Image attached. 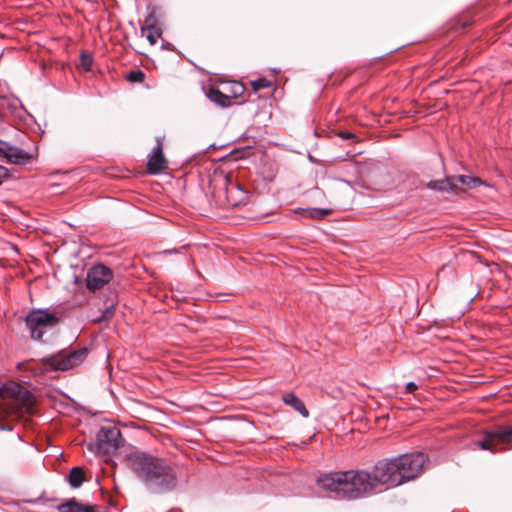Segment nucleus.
Masks as SVG:
<instances>
[{"mask_svg":"<svg viewBox=\"0 0 512 512\" xmlns=\"http://www.w3.org/2000/svg\"><path fill=\"white\" fill-rule=\"evenodd\" d=\"M417 389H418V385L413 381H410V382L406 383V385H405L406 393H413Z\"/></svg>","mask_w":512,"mask_h":512,"instance_id":"bb28decb","label":"nucleus"},{"mask_svg":"<svg viewBox=\"0 0 512 512\" xmlns=\"http://www.w3.org/2000/svg\"><path fill=\"white\" fill-rule=\"evenodd\" d=\"M309 217L322 219L330 214H332L331 209L327 208H308L307 209Z\"/></svg>","mask_w":512,"mask_h":512,"instance_id":"aec40b11","label":"nucleus"},{"mask_svg":"<svg viewBox=\"0 0 512 512\" xmlns=\"http://www.w3.org/2000/svg\"><path fill=\"white\" fill-rule=\"evenodd\" d=\"M454 178V183L459 182L462 185L472 189L477 186L484 185V182L479 177L467 176V175H457L452 176Z\"/></svg>","mask_w":512,"mask_h":512,"instance_id":"a211bd4d","label":"nucleus"},{"mask_svg":"<svg viewBox=\"0 0 512 512\" xmlns=\"http://www.w3.org/2000/svg\"><path fill=\"white\" fill-rule=\"evenodd\" d=\"M115 312V301L111 300L109 304L105 306L102 310V319L107 320L110 319Z\"/></svg>","mask_w":512,"mask_h":512,"instance_id":"5701e85b","label":"nucleus"},{"mask_svg":"<svg viewBox=\"0 0 512 512\" xmlns=\"http://www.w3.org/2000/svg\"><path fill=\"white\" fill-rule=\"evenodd\" d=\"M207 97L211 102L222 108H227L232 104V98L227 94H224L222 91H220L219 88L215 86L209 88Z\"/></svg>","mask_w":512,"mask_h":512,"instance_id":"ddd939ff","label":"nucleus"},{"mask_svg":"<svg viewBox=\"0 0 512 512\" xmlns=\"http://www.w3.org/2000/svg\"><path fill=\"white\" fill-rule=\"evenodd\" d=\"M254 91H259L261 89L269 88L272 86L271 81L266 78H258L251 82Z\"/></svg>","mask_w":512,"mask_h":512,"instance_id":"4be33fe9","label":"nucleus"},{"mask_svg":"<svg viewBox=\"0 0 512 512\" xmlns=\"http://www.w3.org/2000/svg\"><path fill=\"white\" fill-rule=\"evenodd\" d=\"M178 250L177 249H173V250H165L163 253L164 254H172V253H177Z\"/></svg>","mask_w":512,"mask_h":512,"instance_id":"c756f323","label":"nucleus"},{"mask_svg":"<svg viewBox=\"0 0 512 512\" xmlns=\"http://www.w3.org/2000/svg\"><path fill=\"white\" fill-rule=\"evenodd\" d=\"M97 505H88L78 502L75 498L67 499L57 506L59 512H96Z\"/></svg>","mask_w":512,"mask_h":512,"instance_id":"f8f14e48","label":"nucleus"},{"mask_svg":"<svg viewBox=\"0 0 512 512\" xmlns=\"http://www.w3.org/2000/svg\"><path fill=\"white\" fill-rule=\"evenodd\" d=\"M126 79L129 82H132V83H141L145 79V73L142 70H139V69L138 70H131L127 74Z\"/></svg>","mask_w":512,"mask_h":512,"instance_id":"412c9836","label":"nucleus"},{"mask_svg":"<svg viewBox=\"0 0 512 512\" xmlns=\"http://www.w3.org/2000/svg\"><path fill=\"white\" fill-rule=\"evenodd\" d=\"M426 188L438 192L452 193L456 196H459L464 192L462 187L454 183V178L452 176H447L444 179L431 180L426 184Z\"/></svg>","mask_w":512,"mask_h":512,"instance_id":"9b49d317","label":"nucleus"},{"mask_svg":"<svg viewBox=\"0 0 512 512\" xmlns=\"http://www.w3.org/2000/svg\"><path fill=\"white\" fill-rule=\"evenodd\" d=\"M500 430V442H503V445H509L512 442V427L508 426H498Z\"/></svg>","mask_w":512,"mask_h":512,"instance_id":"6ab92c4d","label":"nucleus"},{"mask_svg":"<svg viewBox=\"0 0 512 512\" xmlns=\"http://www.w3.org/2000/svg\"><path fill=\"white\" fill-rule=\"evenodd\" d=\"M80 62H81V66L85 70H90V68H91V66L93 64V58L88 53H82L81 56H80Z\"/></svg>","mask_w":512,"mask_h":512,"instance_id":"b1692460","label":"nucleus"},{"mask_svg":"<svg viewBox=\"0 0 512 512\" xmlns=\"http://www.w3.org/2000/svg\"><path fill=\"white\" fill-rule=\"evenodd\" d=\"M127 461L136 478L150 494H167L177 488V472L166 459L148 452L135 451L128 455Z\"/></svg>","mask_w":512,"mask_h":512,"instance_id":"f03ea898","label":"nucleus"},{"mask_svg":"<svg viewBox=\"0 0 512 512\" xmlns=\"http://www.w3.org/2000/svg\"><path fill=\"white\" fill-rule=\"evenodd\" d=\"M68 483L72 488H79L84 482L83 468L76 466L73 467L67 476Z\"/></svg>","mask_w":512,"mask_h":512,"instance_id":"dca6fc26","label":"nucleus"},{"mask_svg":"<svg viewBox=\"0 0 512 512\" xmlns=\"http://www.w3.org/2000/svg\"><path fill=\"white\" fill-rule=\"evenodd\" d=\"M10 177L11 175L9 170L6 167L0 165V185L2 184L3 180L8 179Z\"/></svg>","mask_w":512,"mask_h":512,"instance_id":"a878e982","label":"nucleus"},{"mask_svg":"<svg viewBox=\"0 0 512 512\" xmlns=\"http://www.w3.org/2000/svg\"><path fill=\"white\" fill-rule=\"evenodd\" d=\"M113 279V271L104 264L92 265L86 273L85 284L86 288L95 292L102 289Z\"/></svg>","mask_w":512,"mask_h":512,"instance_id":"6e6552de","label":"nucleus"},{"mask_svg":"<svg viewBox=\"0 0 512 512\" xmlns=\"http://www.w3.org/2000/svg\"><path fill=\"white\" fill-rule=\"evenodd\" d=\"M481 434L483 438L474 442V445L478 446L481 450H488L495 453L498 451L497 446L503 444V442H500L499 427L491 430H483Z\"/></svg>","mask_w":512,"mask_h":512,"instance_id":"9d476101","label":"nucleus"},{"mask_svg":"<svg viewBox=\"0 0 512 512\" xmlns=\"http://www.w3.org/2000/svg\"><path fill=\"white\" fill-rule=\"evenodd\" d=\"M5 158L8 162L19 165L28 163L31 155L25 150L12 145Z\"/></svg>","mask_w":512,"mask_h":512,"instance_id":"4468645a","label":"nucleus"},{"mask_svg":"<svg viewBox=\"0 0 512 512\" xmlns=\"http://www.w3.org/2000/svg\"><path fill=\"white\" fill-rule=\"evenodd\" d=\"M153 17L152 16H149L145 19V26H142L141 27V30L142 32L144 33L145 31H147V35H146V38L147 40L149 41V43L151 45H154L156 44L157 42V37H160V33H158V31L155 29L154 25H153Z\"/></svg>","mask_w":512,"mask_h":512,"instance_id":"f3484780","label":"nucleus"},{"mask_svg":"<svg viewBox=\"0 0 512 512\" xmlns=\"http://www.w3.org/2000/svg\"><path fill=\"white\" fill-rule=\"evenodd\" d=\"M394 458L378 461L371 472L366 470H347L330 472L317 478V485L332 492L342 500H356L374 492L378 487H396L402 484Z\"/></svg>","mask_w":512,"mask_h":512,"instance_id":"f257e3e1","label":"nucleus"},{"mask_svg":"<svg viewBox=\"0 0 512 512\" xmlns=\"http://www.w3.org/2000/svg\"><path fill=\"white\" fill-rule=\"evenodd\" d=\"M245 90V87L241 84V83H235L234 84V95H238V94H241L242 92H244Z\"/></svg>","mask_w":512,"mask_h":512,"instance_id":"cd10ccee","label":"nucleus"},{"mask_svg":"<svg viewBox=\"0 0 512 512\" xmlns=\"http://www.w3.org/2000/svg\"><path fill=\"white\" fill-rule=\"evenodd\" d=\"M124 439L121 431L114 425L102 426L95 436V441L86 445L88 451L98 456H111L122 446Z\"/></svg>","mask_w":512,"mask_h":512,"instance_id":"39448f33","label":"nucleus"},{"mask_svg":"<svg viewBox=\"0 0 512 512\" xmlns=\"http://www.w3.org/2000/svg\"><path fill=\"white\" fill-rule=\"evenodd\" d=\"M283 402L299 412L304 418L309 416V411L304 402L296 394L287 393L283 395Z\"/></svg>","mask_w":512,"mask_h":512,"instance_id":"2eb2a0df","label":"nucleus"},{"mask_svg":"<svg viewBox=\"0 0 512 512\" xmlns=\"http://www.w3.org/2000/svg\"><path fill=\"white\" fill-rule=\"evenodd\" d=\"M339 136L343 139H353L355 138V135L348 131L340 132Z\"/></svg>","mask_w":512,"mask_h":512,"instance_id":"c85d7f7f","label":"nucleus"},{"mask_svg":"<svg viewBox=\"0 0 512 512\" xmlns=\"http://www.w3.org/2000/svg\"><path fill=\"white\" fill-rule=\"evenodd\" d=\"M166 159L162 151V141L160 137L156 138V145L153 148L147 162V168L150 174H158L166 167Z\"/></svg>","mask_w":512,"mask_h":512,"instance_id":"1a4fd4ad","label":"nucleus"},{"mask_svg":"<svg viewBox=\"0 0 512 512\" xmlns=\"http://www.w3.org/2000/svg\"><path fill=\"white\" fill-rule=\"evenodd\" d=\"M427 461L428 457L422 452L406 453L394 458L402 484L416 478Z\"/></svg>","mask_w":512,"mask_h":512,"instance_id":"423d86ee","label":"nucleus"},{"mask_svg":"<svg viewBox=\"0 0 512 512\" xmlns=\"http://www.w3.org/2000/svg\"><path fill=\"white\" fill-rule=\"evenodd\" d=\"M11 147L12 145L10 143L0 140V155L5 158Z\"/></svg>","mask_w":512,"mask_h":512,"instance_id":"393cba45","label":"nucleus"},{"mask_svg":"<svg viewBox=\"0 0 512 512\" xmlns=\"http://www.w3.org/2000/svg\"><path fill=\"white\" fill-rule=\"evenodd\" d=\"M88 350L80 348L69 354H55L42 358L45 369L52 371H66L79 366L86 358Z\"/></svg>","mask_w":512,"mask_h":512,"instance_id":"0eeeda50","label":"nucleus"},{"mask_svg":"<svg viewBox=\"0 0 512 512\" xmlns=\"http://www.w3.org/2000/svg\"><path fill=\"white\" fill-rule=\"evenodd\" d=\"M3 403L0 404V430L12 431L15 422L30 413L33 406V394L17 383H6L0 388Z\"/></svg>","mask_w":512,"mask_h":512,"instance_id":"7ed1b4c3","label":"nucleus"},{"mask_svg":"<svg viewBox=\"0 0 512 512\" xmlns=\"http://www.w3.org/2000/svg\"><path fill=\"white\" fill-rule=\"evenodd\" d=\"M62 315V312L57 308L32 309L24 318L31 339L40 341L48 330L59 324Z\"/></svg>","mask_w":512,"mask_h":512,"instance_id":"20e7f679","label":"nucleus"}]
</instances>
